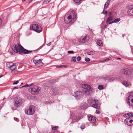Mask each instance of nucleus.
I'll return each mask as SVG.
<instances>
[{
    "instance_id": "79ce46f5",
    "label": "nucleus",
    "mask_w": 133,
    "mask_h": 133,
    "mask_svg": "<svg viewBox=\"0 0 133 133\" xmlns=\"http://www.w3.org/2000/svg\"><path fill=\"white\" fill-rule=\"evenodd\" d=\"M14 119L15 121L17 122H18L19 121L18 119L16 117H14Z\"/></svg>"
},
{
    "instance_id": "5fc2aeb1",
    "label": "nucleus",
    "mask_w": 133,
    "mask_h": 133,
    "mask_svg": "<svg viewBox=\"0 0 133 133\" xmlns=\"http://www.w3.org/2000/svg\"><path fill=\"white\" fill-rule=\"evenodd\" d=\"M32 1V0L30 1L29 3V4Z\"/></svg>"
},
{
    "instance_id": "4468645a",
    "label": "nucleus",
    "mask_w": 133,
    "mask_h": 133,
    "mask_svg": "<svg viewBox=\"0 0 133 133\" xmlns=\"http://www.w3.org/2000/svg\"><path fill=\"white\" fill-rule=\"evenodd\" d=\"M42 60L41 59L38 60H36L34 59L33 62L36 66H42L43 64V63L42 62Z\"/></svg>"
},
{
    "instance_id": "6e6552de",
    "label": "nucleus",
    "mask_w": 133,
    "mask_h": 133,
    "mask_svg": "<svg viewBox=\"0 0 133 133\" xmlns=\"http://www.w3.org/2000/svg\"><path fill=\"white\" fill-rule=\"evenodd\" d=\"M83 95V92L81 91H77L75 92V96L77 99H80Z\"/></svg>"
},
{
    "instance_id": "49530a36",
    "label": "nucleus",
    "mask_w": 133,
    "mask_h": 133,
    "mask_svg": "<svg viewBox=\"0 0 133 133\" xmlns=\"http://www.w3.org/2000/svg\"><path fill=\"white\" fill-rule=\"evenodd\" d=\"M96 113L97 114H98L99 113V112L98 110H96Z\"/></svg>"
},
{
    "instance_id": "de8ad7c7",
    "label": "nucleus",
    "mask_w": 133,
    "mask_h": 133,
    "mask_svg": "<svg viewBox=\"0 0 133 133\" xmlns=\"http://www.w3.org/2000/svg\"><path fill=\"white\" fill-rule=\"evenodd\" d=\"M114 23V22H113V21H112L111 22H109V24H111L112 23Z\"/></svg>"
},
{
    "instance_id": "8fccbe9b",
    "label": "nucleus",
    "mask_w": 133,
    "mask_h": 133,
    "mask_svg": "<svg viewBox=\"0 0 133 133\" xmlns=\"http://www.w3.org/2000/svg\"><path fill=\"white\" fill-rule=\"evenodd\" d=\"M42 46H41L38 49H37L36 50H39L42 47Z\"/></svg>"
},
{
    "instance_id": "aec40b11",
    "label": "nucleus",
    "mask_w": 133,
    "mask_h": 133,
    "mask_svg": "<svg viewBox=\"0 0 133 133\" xmlns=\"http://www.w3.org/2000/svg\"><path fill=\"white\" fill-rule=\"evenodd\" d=\"M80 119H79V117H72V121L73 122H77Z\"/></svg>"
},
{
    "instance_id": "2f4dec72",
    "label": "nucleus",
    "mask_w": 133,
    "mask_h": 133,
    "mask_svg": "<svg viewBox=\"0 0 133 133\" xmlns=\"http://www.w3.org/2000/svg\"><path fill=\"white\" fill-rule=\"evenodd\" d=\"M111 59V57H110V58H106V59H104L103 60L101 61L102 62H103L104 61H107V60H109Z\"/></svg>"
},
{
    "instance_id": "680f3d73",
    "label": "nucleus",
    "mask_w": 133,
    "mask_h": 133,
    "mask_svg": "<svg viewBox=\"0 0 133 133\" xmlns=\"http://www.w3.org/2000/svg\"><path fill=\"white\" fill-rule=\"evenodd\" d=\"M124 35H123V37H124Z\"/></svg>"
},
{
    "instance_id": "5701e85b",
    "label": "nucleus",
    "mask_w": 133,
    "mask_h": 133,
    "mask_svg": "<svg viewBox=\"0 0 133 133\" xmlns=\"http://www.w3.org/2000/svg\"><path fill=\"white\" fill-rule=\"evenodd\" d=\"M97 44L99 46H103V44L102 41L99 40L97 42Z\"/></svg>"
},
{
    "instance_id": "a18cd8bd",
    "label": "nucleus",
    "mask_w": 133,
    "mask_h": 133,
    "mask_svg": "<svg viewBox=\"0 0 133 133\" xmlns=\"http://www.w3.org/2000/svg\"><path fill=\"white\" fill-rule=\"evenodd\" d=\"M18 87H14L12 89V90H14L15 89H18Z\"/></svg>"
},
{
    "instance_id": "4c0bfd02",
    "label": "nucleus",
    "mask_w": 133,
    "mask_h": 133,
    "mask_svg": "<svg viewBox=\"0 0 133 133\" xmlns=\"http://www.w3.org/2000/svg\"><path fill=\"white\" fill-rule=\"evenodd\" d=\"M81 57L78 56L77 58V59L78 61H79L81 60Z\"/></svg>"
},
{
    "instance_id": "1a4fd4ad",
    "label": "nucleus",
    "mask_w": 133,
    "mask_h": 133,
    "mask_svg": "<svg viewBox=\"0 0 133 133\" xmlns=\"http://www.w3.org/2000/svg\"><path fill=\"white\" fill-rule=\"evenodd\" d=\"M90 38L89 36H84V37H82L78 39V41L81 43H85L88 41Z\"/></svg>"
},
{
    "instance_id": "37998d69",
    "label": "nucleus",
    "mask_w": 133,
    "mask_h": 133,
    "mask_svg": "<svg viewBox=\"0 0 133 133\" xmlns=\"http://www.w3.org/2000/svg\"><path fill=\"white\" fill-rule=\"evenodd\" d=\"M72 59L73 60V61L74 62H75L76 61V57H73L72 58Z\"/></svg>"
},
{
    "instance_id": "4d7b16f0",
    "label": "nucleus",
    "mask_w": 133,
    "mask_h": 133,
    "mask_svg": "<svg viewBox=\"0 0 133 133\" xmlns=\"http://www.w3.org/2000/svg\"><path fill=\"white\" fill-rule=\"evenodd\" d=\"M117 59H121V58H117Z\"/></svg>"
},
{
    "instance_id": "bf43d9fd",
    "label": "nucleus",
    "mask_w": 133,
    "mask_h": 133,
    "mask_svg": "<svg viewBox=\"0 0 133 133\" xmlns=\"http://www.w3.org/2000/svg\"><path fill=\"white\" fill-rule=\"evenodd\" d=\"M2 76H3L2 75L0 76V78H1V77H2Z\"/></svg>"
},
{
    "instance_id": "f03ea898",
    "label": "nucleus",
    "mask_w": 133,
    "mask_h": 133,
    "mask_svg": "<svg viewBox=\"0 0 133 133\" xmlns=\"http://www.w3.org/2000/svg\"><path fill=\"white\" fill-rule=\"evenodd\" d=\"M76 14L74 10L69 11L64 17V21L66 23H72L77 19Z\"/></svg>"
},
{
    "instance_id": "7ed1b4c3",
    "label": "nucleus",
    "mask_w": 133,
    "mask_h": 133,
    "mask_svg": "<svg viewBox=\"0 0 133 133\" xmlns=\"http://www.w3.org/2000/svg\"><path fill=\"white\" fill-rule=\"evenodd\" d=\"M98 101L95 98H92L88 100V103L91 107L98 109L99 108L100 104H99Z\"/></svg>"
},
{
    "instance_id": "473e14b6",
    "label": "nucleus",
    "mask_w": 133,
    "mask_h": 133,
    "mask_svg": "<svg viewBox=\"0 0 133 133\" xmlns=\"http://www.w3.org/2000/svg\"><path fill=\"white\" fill-rule=\"evenodd\" d=\"M85 124L83 123L82 124L80 128L82 129H83L85 128Z\"/></svg>"
},
{
    "instance_id": "20e7f679",
    "label": "nucleus",
    "mask_w": 133,
    "mask_h": 133,
    "mask_svg": "<svg viewBox=\"0 0 133 133\" xmlns=\"http://www.w3.org/2000/svg\"><path fill=\"white\" fill-rule=\"evenodd\" d=\"M30 30L35 31L37 33H40L42 30L41 27L37 24H33L30 25Z\"/></svg>"
},
{
    "instance_id": "3c124183",
    "label": "nucleus",
    "mask_w": 133,
    "mask_h": 133,
    "mask_svg": "<svg viewBox=\"0 0 133 133\" xmlns=\"http://www.w3.org/2000/svg\"><path fill=\"white\" fill-rule=\"evenodd\" d=\"M56 67L57 68H61V67H60V66H56Z\"/></svg>"
},
{
    "instance_id": "a211bd4d",
    "label": "nucleus",
    "mask_w": 133,
    "mask_h": 133,
    "mask_svg": "<svg viewBox=\"0 0 133 133\" xmlns=\"http://www.w3.org/2000/svg\"><path fill=\"white\" fill-rule=\"evenodd\" d=\"M14 64V63L12 62H8L6 64V66L10 69Z\"/></svg>"
},
{
    "instance_id": "e2e57ef3",
    "label": "nucleus",
    "mask_w": 133,
    "mask_h": 133,
    "mask_svg": "<svg viewBox=\"0 0 133 133\" xmlns=\"http://www.w3.org/2000/svg\"><path fill=\"white\" fill-rule=\"evenodd\" d=\"M23 84V83H21V84Z\"/></svg>"
},
{
    "instance_id": "c85d7f7f",
    "label": "nucleus",
    "mask_w": 133,
    "mask_h": 133,
    "mask_svg": "<svg viewBox=\"0 0 133 133\" xmlns=\"http://www.w3.org/2000/svg\"><path fill=\"white\" fill-rule=\"evenodd\" d=\"M19 72L15 69L14 70L12 71V73L13 74H17Z\"/></svg>"
},
{
    "instance_id": "a878e982",
    "label": "nucleus",
    "mask_w": 133,
    "mask_h": 133,
    "mask_svg": "<svg viewBox=\"0 0 133 133\" xmlns=\"http://www.w3.org/2000/svg\"><path fill=\"white\" fill-rule=\"evenodd\" d=\"M122 84L126 87H128L129 85V84H128L126 81L123 82L122 83Z\"/></svg>"
},
{
    "instance_id": "bb28decb",
    "label": "nucleus",
    "mask_w": 133,
    "mask_h": 133,
    "mask_svg": "<svg viewBox=\"0 0 133 133\" xmlns=\"http://www.w3.org/2000/svg\"><path fill=\"white\" fill-rule=\"evenodd\" d=\"M87 53L89 55H93L95 54V52L93 51H90Z\"/></svg>"
},
{
    "instance_id": "f704fd0d",
    "label": "nucleus",
    "mask_w": 133,
    "mask_h": 133,
    "mask_svg": "<svg viewBox=\"0 0 133 133\" xmlns=\"http://www.w3.org/2000/svg\"><path fill=\"white\" fill-rule=\"evenodd\" d=\"M85 60L86 62H88L90 61V59L88 58H85Z\"/></svg>"
},
{
    "instance_id": "6ab92c4d",
    "label": "nucleus",
    "mask_w": 133,
    "mask_h": 133,
    "mask_svg": "<svg viewBox=\"0 0 133 133\" xmlns=\"http://www.w3.org/2000/svg\"><path fill=\"white\" fill-rule=\"evenodd\" d=\"M14 64V63L12 62H8L6 64V66L10 69Z\"/></svg>"
},
{
    "instance_id": "58836bf2",
    "label": "nucleus",
    "mask_w": 133,
    "mask_h": 133,
    "mask_svg": "<svg viewBox=\"0 0 133 133\" xmlns=\"http://www.w3.org/2000/svg\"><path fill=\"white\" fill-rule=\"evenodd\" d=\"M60 67H61V68H66L67 67V66L66 65H62L60 66Z\"/></svg>"
},
{
    "instance_id": "ea45409f",
    "label": "nucleus",
    "mask_w": 133,
    "mask_h": 133,
    "mask_svg": "<svg viewBox=\"0 0 133 133\" xmlns=\"http://www.w3.org/2000/svg\"><path fill=\"white\" fill-rule=\"evenodd\" d=\"M19 82L18 81H17L13 83V85L17 84Z\"/></svg>"
},
{
    "instance_id": "052dcab7",
    "label": "nucleus",
    "mask_w": 133,
    "mask_h": 133,
    "mask_svg": "<svg viewBox=\"0 0 133 133\" xmlns=\"http://www.w3.org/2000/svg\"><path fill=\"white\" fill-rule=\"evenodd\" d=\"M1 108L0 107V110L1 109Z\"/></svg>"
},
{
    "instance_id": "9d476101",
    "label": "nucleus",
    "mask_w": 133,
    "mask_h": 133,
    "mask_svg": "<svg viewBox=\"0 0 133 133\" xmlns=\"http://www.w3.org/2000/svg\"><path fill=\"white\" fill-rule=\"evenodd\" d=\"M35 107L33 105H31L29 109L27 111V114L28 115H32L35 111Z\"/></svg>"
},
{
    "instance_id": "c756f323",
    "label": "nucleus",
    "mask_w": 133,
    "mask_h": 133,
    "mask_svg": "<svg viewBox=\"0 0 133 133\" xmlns=\"http://www.w3.org/2000/svg\"><path fill=\"white\" fill-rule=\"evenodd\" d=\"M98 88L99 90H102L104 89L103 85H99L98 87Z\"/></svg>"
},
{
    "instance_id": "0eeeda50",
    "label": "nucleus",
    "mask_w": 133,
    "mask_h": 133,
    "mask_svg": "<svg viewBox=\"0 0 133 133\" xmlns=\"http://www.w3.org/2000/svg\"><path fill=\"white\" fill-rule=\"evenodd\" d=\"M22 103V99L20 97L17 98L15 101L14 106L16 107H20Z\"/></svg>"
},
{
    "instance_id": "423d86ee",
    "label": "nucleus",
    "mask_w": 133,
    "mask_h": 133,
    "mask_svg": "<svg viewBox=\"0 0 133 133\" xmlns=\"http://www.w3.org/2000/svg\"><path fill=\"white\" fill-rule=\"evenodd\" d=\"M127 103L130 106L133 107V94L129 95L127 99Z\"/></svg>"
},
{
    "instance_id": "cd10ccee",
    "label": "nucleus",
    "mask_w": 133,
    "mask_h": 133,
    "mask_svg": "<svg viewBox=\"0 0 133 133\" xmlns=\"http://www.w3.org/2000/svg\"><path fill=\"white\" fill-rule=\"evenodd\" d=\"M33 84L31 83L30 84H26L25 85L23 86L22 87H28L29 86L32 85Z\"/></svg>"
},
{
    "instance_id": "f257e3e1",
    "label": "nucleus",
    "mask_w": 133,
    "mask_h": 133,
    "mask_svg": "<svg viewBox=\"0 0 133 133\" xmlns=\"http://www.w3.org/2000/svg\"><path fill=\"white\" fill-rule=\"evenodd\" d=\"M11 48L16 53L22 55L23 54H30L35 50H28L24 49L20 44H14L12 46Z\"/></svg>"
},
{
    "instance_id": "13d9d810",
    "label": "nucleus",
    "mask_w": 133,
    "mask_h": 133,
    "mask_svg": "<svg viewBox=\"0 0 133 133\" xmlns=\"http://www.w3.org/2000/svg\"><path fill=\"white\" fill-rule=\"evenodd\" d=\"M26 0H22V1H23V2H24L25 1H26Z\"/></svg>"
},
{
    "instance_id": "f3484780",
    "label": "nucleus",
    "mask_w": 133,
    "mask_h": 133,
    "mask_svg": "<svg viewBox=\"0 0 133 133\" xmlns=\"http://www.w3.org/2000/svg\"><path fill=\"white\" fill-rule=\"evenodd\" d=\"M88 118L89 121L91 122V123L95 122L96 119V117H88Z\"/></svg>"
},
{
    "instance_id": "603ef678",
    "label": "nucleus",
    "mask_w": 133,
    "mask_h": 133,
    "mask_svg": "<svg viewBox=\"0 0 133 133\" xmlns=\"http://www.w3.org/2000/svg\"><path fill=\"white\" fill-rule=\"evenodd\" d=\"M132 122H133V120H130L129 121V122L130 123H131Z\"/></svg>"
},
{
    "instance_id": "c03bdc74",
    "label": "nucleus",
    "mask_w": 133,
    "mask_h": 133,
    "mask_svg": "<svg viewBox=\"0 0 133 133\" xmlns=\"http://www.w3.org/2000/svg\"><path fill=\"white\" fill-rule=\"evenodd\" d=\"M83 116V115L82 114V113L81 112H80L79 113V115H78V116Z\"/></svg>"
},
{
    "instance_id": "393cba45",
    "label": "nucleus",
    "mask_w": 133,
    "mask_h": 133,
    "mask_svg": "<svg viewBox=\"0 0 133 133\" xmlns=\"http://www.w3.org/2000/svg\"><path fill=\"white\" fill-rule=\"evenodd\" d=\"M121 20V19L120 18H117L115 19L113 21L114 23H117L118 22L120 21Z\"/></svg>"
},
{
    "instance_id": "2eb2a0df",
    "label": "nucleus",
    "mask_w": 133,
    "mask_h": 133,
    "mask_svg": "<svg viewBox=\"0 0 133 133\" xmlns=\"http://www.w3.org/2000/svg\"><path fill=\"white\" fill-rule=\"evenodd\" d=\"M88 105L86 103L82 104L79 107L80 109L83 110H85L88 107Z\"/></svg>"
},
{
    "instance_id": "9b49d317",
    "label": "nucleus",
    "mask_w": 133,
    "mask_h": 133,
    "mask_svg": "<svg viewBox=\"0 0 133 133\" xmlns=\"http://www.w3.org/2000/svg\"><path fill=\"white\" fill-rule=\"evenodd\" d=\"M128 8L129 9L128 11V14L130 16H133V4L128 6Z\"/></svg>"
},
{
    "instance_id": "6e6d98bb",
    "label": "nucleus",
    "mask_w": 133,
    "mask_h": 133,
    "mask_svg": "<svg viewBox=\"0 0 133 133\" xmlns=\"http://www.w3.org/2000/svg\"><path fill=\"white\" fill-rule=\"evenodd\" d=\"M32 1V0L30 1L29 3V4Z\"/></svg>"
},
{
    "instance_id": "b1692460",
    "label": "nucleus",
    "mask_w": 133,
    "mask_h": 133,
    "mask_svg": "<svg viewBox=\"0 0 133 133\" xmlns=\"http://www.w3.org/2000/svg\"><path fill=\"white\" fill-rule=\"evenodd\" d=\"M16 68V65L14 64L12 66L10 69L12 70V71L14 70Z\"/></svg>"
},
{
    "instance_id": "7c9ffc66",
    "label": "nucleus",
    "mask_w": 133,
    "mask_h": 133,
    "mask_svg": "<svg viewBox=\"0 0 133 133\" xmlns=\"http://www.w3.org/2000/svg\"><path fill=\"white\" fill-rule=\"evenodd\" d=\"M50 1V0H45L43 2V3L44 4H46L49 3Z\"/></svg>"
},
{
    "instance_id": "f8f14e48",
    "label": "nucleus",
    "mask_w": 133,
    "mask_h": 133,
    "mask_svg": "<svg viewBox=\"0 0 133 133\" xmlns=\"http://www.w3.org/2000/svg\"><path fill=\"white\" fill-rule=\"evenodd\" d=\"M81 87L85 90L88 91H91L92 88L89 85H88L85 84H83L81 85Z\"/></svg>"
},
{
    "instance_id": "e433bc0d",
    "label": "nucleus",
    "mask_w": 133,
    "mask_h": 133,
    "mask_svg": "<svg viewBox=\"0 0 133 133\" xmlns=\"http://www.w3.org/2000/svg\"><path fill=\"white\" fill-rule=\"evenodd\" d=\"M74 52L73 51H68V54H72L74 53Z\"/></svg>"
},
{
    "instance_id": "dca6fc26",
    "label": "nucleus",
    "mask_w": 133,
    "mask_h": 133,
    "mask_svg": "<svg viewBox=\"0 0 133 133\" xmlns=\"http://www.w3.org/2000/svg\"><path fill=\"white\" fill-rule=\"evenodd\" d=\"M114 18L113 16H109L106 20V23H107L108 22L112 21Z\"/></svg>"
},
{
    "instance_id": "39448f33",
    "label": "nucleus",
    "mask_w": 133,
    "mask_h": 133,
    "mask_svg": "<svg viewBox=\"0 0 133 133\" xmlns=\"http://www.w3.org/2000/svg\"><path fill=\"white\" fill-rule=\"evenodd\" d=\"M41 90L40 88L36 85L34 86L32 88H29V89L31 94L35 95L38 94Z\"/></svg>"
},
{
    "instance_id": "412c9836",
    "label": "nucleus",
    "mask_w": 133,
    "mask_h": 133,
    "mask_svg": "<svg viewBox=\"0 0 133 133\" xmlns=\"http://www.w3.org/2000/svg\"><path fill=\"white\" fill-rule=\"evenodd\" d=\"M123 116H133V112H129L123 115Z\"/></svg>"
},
{
    "instance_id": "864d4df0",
    "label": "nucleus",
    "mask_w": 133,
    "mask_h": 133,
    "mask_svg": "<svg viewBox=\"0 0 133 133\" xmlns=\"http://www.w3.org/2000/svg\"><path fill=\"white\" fill-rule=\"evenodd\" d=\"M51 45V42L47 44V45L48 46H50Z\"/></svg>"
},
{
    "instance_id": "a19ab883",
    "label": "nucleus",
    "mask_w": 133,
    "mask_h": 133,
    "mask_svg": "<svg viewBox=\"0 0 133 133\" xmlns=\"http://www.w3.org/2000/svg\"><path fill=\"white\" fill-rule=\"evenodd\" d=\"M107 12H108L107 11L105 10H103L102 12L104 14H107Z\"/></svg>"
},
{
    "instance_id": "72a5a7b5",
    "label": "nucleus",
    "mask_w": 133,
    "mask_h": 133,
    "mask_svg": "<svg viewBox=\"0 0 133 133\" xmlns=\"http://www.w3.org/2000/svg\"><path fill=\"white\" fill-rule=\"evenodd\" d=\"M82 0H73L74 1L75 3H78L82 1Z\"/></svg>"
},
{
    "instance_id": "4be33fe9",
    "label": "nucleus",
    "mask_w": 133,
    "mask_h": 133,
    "mask_svg": "<svg viewBox=\"0 0 133 133\" xmlns=\"http://www.w3.org/2000/svg\"><path fill=\"white\" fill-rule=\"evenodd\" d=\"M110 1L109 0H107V2H106L104 8V9H106L107 8L109 4Z\"/></svg>"
},
{
    "instance_id": "c9c22d12",
    "label": "nucleus",
    "mask_w": 133,
    "mask_h": 133,
    "mask_svg": "<svg viewBox=\"0 0 133 133\" xmlns=\"http://www.w3.org/2000/svg\"><path fill=\"white\" fill-rule=\"evenodd\" d=\"M58 126H55L54 127L52 128V130H56L58 128Z\"/></svg>"
},
{
    "instance_id": "09e8293b",
    "label": "nucleus",
    "mask_w": 133,
    "mask_h": 133,
    "mask_svg": "<svg viewBox=\"0 0 133 133\" xmlns=\"http://www.w3.org/2000/svg\"><path fill=\"white\" fill-rule=\"evenodd\" d=\"M108 15H109V16H111V15H112V13L111 12H109L108 13Z\"/></svg>"
},
{
    "instance_id": "ddd939ff",
    "label": "nucleus",
    "mask_w": 133,
    "mask_h": 133,
    "mask_svg": "<svg viewBox=\"0 0 133 133\" xmlns=\"http://www.w3.org/2000/svg\"><path fill=\"white\" fill-rule=\"evenodd\" d=\"M120 73L129 75L131 73V71L129 69L126 68L122 69L120 71Z\"/></svg>"
}]
</instances>
